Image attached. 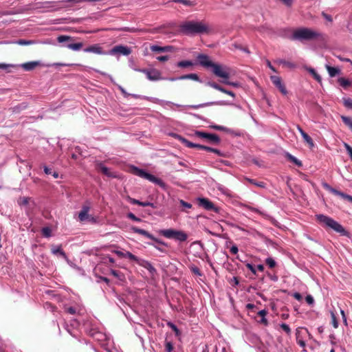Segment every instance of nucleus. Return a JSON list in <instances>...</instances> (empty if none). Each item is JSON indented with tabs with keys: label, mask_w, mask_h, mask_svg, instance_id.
Wrapping results in <instances>:
<instances>
[{
	"label": "nucleus",
	"mask_w": 352,
	"mask_h": 352,
	"mask_svg": "<svg viewBox=\"0 0 352 352\" xmlns=\"http://www.w3.org/2000/svg\"><path fill=\"white\" fill-rule=\"evenodd\" d=\"M208 85L209 86H210L211 87L214 88V89H215L217 90H219V91H220L221 92L222 91H225V89L223 87H221L219 85H218L216 82H210L208 83Z\"/></svg>",
	"instance_id": "obj_38"
},
{
	"label": "nucleus",
	"mask_w": 352,
	"mask_h": 352,
	"mask_svg": "<svg viewBox=\"0 0 352 352\" xmlns=\"http://www.w3.org/2000/svg\"><path fill=\"white\" fill-rule=\"evenodd\" d=\"M111 274H112L114 276H116V277H117V278H120V276H120V272L112 270H111Z\"/></svg>",
	"instance_id": "obj_60"
},
{
	"label": "nucleus",
	"mask_w": 352,
	"mask_h": 352,
	"mask_svg": "<svg viewBox=\"0 0 352 352\" xmlns=\"http://www.w3.org/2000/svg\"><path fill=\"white\" fill-rule=\"evenodd\" d=\"M175 239L180 241H184L187 239V235L182 231H177Z\"/></svg>",
	"instance_id": "obj_30"
},
{
	"label": "nucleus",
	"mask_w": 352,
	"mask_h": 352,
	"mask_svg": "<svg viewBox=\"0 0 352 352\" xmlns=\"http://www.w3.org/2000/svg\"><path fill=\"white\" fill-rule=\"evenodd\" d=\"M247 181L251 184H253L256 186H260V187H263V182H255L253 179H247Z\"/></svg>",
	"instance_id": "obj_53"
},
{
	"label": "nucleus",
	"mask_w": 352,
	"mask_h": 352,
	"mask_svg": "<svg viewBox=\"0 0 352 352\" xmlns=\"http://www.w3.org/2000/svg\"><path fill=\"white\" fill-rule=\"evenodd\" d=\"M331 316L332 325L333 326L334 328L336 329L338 327V322L336 317L333 311L331 312Z\"/></svg>",
	"instance_id": "obj_39"
},
{
	"label": "nucleus",
	"mask_w": 352,
	"mask_h": 352,
	"mask_svg": "<svg viewBox=\"0 0 352 352\" xmlns=\"http://www.w3.org/2000/svg\"><path fill=\"white\" fill-rule=\"evenodd\" d=\"M308 72L312 75V76L319 82H321V77L320 76L317 74V72L315 71L313 68H309Z\"/></svg>",
	"instance_id": "obj_32"
},
{
	"label": "nucleus",
	"mask_w": 352,
	"mask_h": 352,
	"mask_svg": "<svg viewBox=\"0 0 352 352\" xmlns=\"http://www.w3.org/2000/svg\"><path fill=\"white\" fill-rule=\"evenodd\" d=\"M212 72L218 77L223 78V80L228 79L230 75V70L226 66L218 64L213 65Z\"/></svg>",
	"instance_id": "obj_5"
},
{
	"label": "nucleus",
	"mask_w": 352,
	"mask_h": 352,
	"mask_svg": "<svg viewBox=\"0 0 352 352\" xmlns=\"http://www.w3.org/2000/svg\"><path fill=\"white\" fill-rule=\"evenodd\" d=\"M98 171L108 177H114V175L110 172L109 169L102 164H100L98 166Z\"/></svg>",
	"instance_id": "obj_25"
},
{
	"label": "nucleus",
	"mask_w": 352,
	"mask_h": 352,
	"mask_svg": "<svg viewBox=\"0 0 352 352\" xmlns=\"http://www.w3.org/2000/svg\"><path fill=\"white\" fill-rule=\"evenodd\" d=\"M89 207L87 206H84L78 214L79 221L81 222L84 221H91L93 219V217L89 214Z\"/></svg>",
	"instance_id": "obj_8"
},
{
	"label": "nucleus",
	"mask_w": 352,
	"mask_h": 352,
	"mask_svg": "<svg viewBox=\"0 0 352 352\" xmlns=\"http://www.w3.org/2000/svg\"><path fill=\"white\" fill-rule=\"evenodd\" d=\"M195 135L199 138H207L212 142H219V138L217 135H213V134H208V133H206L204 132L197 131L195 133Z\"/></svg>",
	"instance_id": "obj_15"
},
{
	"label": "nucleus",
	"mask_w": 352,
	"mask_h": 352,
	"mask_svg": "<svg viewBox=\"0 0 352 352\" xmlns=\"http://www.w3.org/2000/svg\"><path fill=\"white\" fill-rule=\"evenodd\" d=\"M282 329L285 331L286 333H289L290 332V328L286 324H281Z\"/></svg>",
	"instance_id": "obj_54"
},
{
	"label": "nucleus",
	"mask_w": 352,
	"mask_h": 352,
	"mask_svg": "<svg viewBox=\"0 0 352 352\" xmlns=\"http://www.w3.org/2000/svg\"><path fill=\"white\" fill-rule=\"evenodd\" d=\"M322 186L324 187V189H326L327 190L331 192V193L336 195H338L339 194V192L338 190H336L335 188H332L330 185H329L327 183H323L322 184Z\"/></svg>",
	"instance_id": "obj_31"
},
{
	"label": "nucleus",
	"mask_w": 352,
	"mask_h": 352,
	"mask_svg": "<svg viewBox=\"0 0 352 352\" xmlns=\"http://www.w3.org/2000/svg\"><path fill=\"white\" fill-rule=\"evenodd\" d=\"M308 72L312 75V76L319 82H321V77L320 76L317 74V72L315 71L313 68H309Z\"/></svg>",
	"instance_id": "obj_33"
},
{
	"label": "nucleus",
	"mask_w": 352,
	"mask_h": 352,
	"mask_svg": "<svg viewBox=\"0 0 352 352\" xmlns=\"http://www.w3.org/2000/svg\"><path fill=\"white\" fill-rule=\"evenodd\" d=\"M306 301L308 304L311 305L314 303V298L311 296L308 295L306 297Z\"/></svg>",
	"instance_id": "obj_58"
},
{
	"label": "nucleus",
	"mask_w": 352,
	"mask_h": 352,
	"mask_svg": "<svg viewBox=\"0 0 352 352\" xmlns=\"http://www.w3.org/2000/svg\"><path fill=\"white\" fill-rule=\"evenodd\" d=\"M308 72L312 75V76L319 82H321V77L320 76L317 74V72L315 71L313 68H309Z\"/></svg>",
	"instance_id": "obj_35"
},
{
	"label": "nucleus",
	"mask_w": 352,
	"mask_h": 352,
	"mask_svg": "<svg viewBox=\"0 0 352 352\" xmlns=\"http://www.w3.org/2000/svg\"><path fill=\"white\" fill-rule=\"evenodd\" d=\"M157 59L160 61H166L168 59V56H160L157 58Z\"/></svg>",
	"instance_id": "obj_61"
},
{
	"label": "nucleus",
	"mask_w": 352,
	"mask_h": 352,
	"mask_svg": "<svg viewBox=\"0 0 352 352\" xmlns=\"http://www.w3.org/2000/svg\"><path fill=\"white\" fill-rule=\"evenodd\" d=\"M147 78L151 80H157L161 79V74L157 69H151L146 72Z\"/></svg>",
	"instance_id": "obj_14"
},
{
	"label": "nucleus",
	"mask_w": 352,
	"mask_h": 352,
	"mask_svg": "<svg viewBox=\"0 0 352 352\" xmlns=\"http://www.w3.org/2000/svg\"><path fill=\"white\" fill-rule=\"evenodd\" d=\"M308 72L312 75V76L319 82H321V77L320 76L317 74V72L315 71L313 68H309Z\"/></svg>",
	"instance_id": "obj_34"
},
{
	"label": "nucleus",
	"mask_w": 352,
	"mask_h": 352,
	"mask_svg": "<svg viewBox=\"0 0 352 352\" xmlns=\"http://www.w3.org/2000/svg\"><path fill=\"white\" fill-rule=\"evenodd\" d=\"M230 252L233 254H236L238 252V248L236 246H232L230 248Z\"/></svg>",
	"instance_id": "obj_64"
},
{
	"label": "nucleus",
	"mask_w": 352,
	"mask_h": 352,
	"mask_svg": "<svg viewBox=\"0 0 352 352\" xmlns=\"http://www.w3.org/2000/svg\"><path fill=\"white\" fill-rule=\"evenodd\" d=\"M317 221L324 227L331 228L335 232L343 236H346L348 232L345 230L342 225L333 220L332 218L324 214H317Z\"/></svg>",
	"instance_id": "obj_1"
},
{
	"label": "nucleus",
	"mask_w": 352,
	"mask_h": 352,
	"mask_svg": "<svg viewBox=\"0 0 352 352\" xmlns=\"http://www.w3.org/2000/svg\"><path fill=\"white\" fill-rule=\"evenodd\" d=\"M140 206H144H144H151V207L154 208L153 204L148 202V201H145V202L140 201Z\"/></svg>",
	"instance_id": "obj_55"
},
{
	"label": "nucleus",
	"mask_w": 352,
	"mask_h": 352,
	"mask_svg": "<svg viewBox=\"0 0 352 352\" xmlns=\"http://www.w3.org/2000/svg\"><path fill=\"white\" fill-rule=\"evenodd\" d=\"M177 230L173 229L163 230L161 231L162 234L168 239H175Z\"/></svg>",
	"instance_id": "obj_20"
},
{
	"label": "nucleus",
	"mask_w": 352,
	"mask_h": 352,
	"mask_svg": "<svg viewBox=\"0 0 352 352\" xmlns=\"http://www.w3.org/2000/svg\"><path fill=\"white\" fill-rule=\"evenodd\" d=\"M266 64H267V67H268L270 69H272V70L273 72H277V71H276V69L274 67V66H272V64H271L270 61L267 60V61H266Z\"/></svg>",
	"instance_id": "obj_62"
},
{
	"label": "nucleus",
	"mask_w": 352,
	"mask_h": 352,
	"mask_svg": "<svg viewBox=\"0 0 352 352\" xmlns=\"http://www.w3.org/2000/svg\"><path fill=\"white\" fill-rule=\"evenodd\" d=\"M293 37L298 40L323 39L322 34L308 28H299L294 30Z\"/></svg>",
	"instance_id": "obj_2"
},
{
	"label": "nucleus",
	"mask_w": 352,
	"mask_h": 352,
	"mask_svg": "<svg viewBox=\"0 0 352 352\" xmlns=\"http://www.w3.org/2000/svg\"><path fill=\"white\" fill-rule=\"evenodd\" d=\"M326 69L331 77H334L340 73V69L337 67H331L328 65H326Z\"/></svg>",
	"instance_id": "obj_23"
},
{
	"label": "nucleus",
	"mask_w": 352,
	"mask_h": 352,
	"mask_svg": "<svg viewBox=\"0 0 352 352\" xmlns=\"http://www.w3.org/2000/svg\"><path fill=\"white\" fill-rule=\"evenodd\" d=\"M57 39L59 43H63V42L69 40L70 37H69L67 36H60L58 37Z\"/></svg>",
	"instance_id": "obj_49"
},
{
	"label": "nucleus",
	"mask_w": 352,
	"mask_h": 352,
	"mask_svg": "<svg viewBox=\"0 0 352 352\" xmlns=\"http://www.w3.org/2000/svg\"><path fill=\"white\" fill-rule=\"evenodd\" d=\"M129 170L131 173H133L135 175H138L140 177L146 179L148 181H150L155 184H157L158 186H160L162 188L165 187V184L164 183V182L162 179L155 177L153 175H151V174L145 172L144 170H143L142 169H140L135 166H131V167H130Z\"/></svg>",
	"instance_id": "obj_4"
},
{
	"label": "nucleus",
	"mask_w": 352,
	"mask_h": 352,
	"mask_svg": "<svg viewBox=\"0 0 352 352\" xmlns=\"http://www.w3.org/2000/svg\"><path fill=\"white\" fill-rule=\"evenodd\" d=\"M341 118L343 122L352 130V119L344 116H342Z\"/></svg>",
	"instance_id": "obj_37"
},
{
	"label": "nucleus",
	"mask_w": 352,
	"mask_h": 352,
	"mask_svg": "<svg viewBox=\"0 0 352 352\" xmlns=\"http://www.w3.org/2000/svg\"><path fill=\"white\" fill-rule=\"evenodd\" d=\"M178 79H180V80L191 79V80H194L198 81L199 80V77L195 74H187V75L182 76L179 77Z\"/></svg>",
	"instance_id": "obj_28"
},
{
	"label": "nucleus",
	"mask_w": 352,
	"mask_h": 352,
	"mask_svg": "<svg viewBox=\"0 0 352 352\" xmlns=\"http://www.w3.org/2000/svg\"><path fill=\"white\" fill-rule=\"evenodd\" d=\"M180 27L182 32L187 34L203 33L207 31V27L204 24L196 21L184 22Z\"/></svg>",
	"instance_id": "obj_3"
},
{
	"label": "nucleus",
	"mask_w": 352,
	"mask_h": 352,
	"mask_svg": "<svg viewBox=\"0 0 352 352\" xmlns=\"http://www.w3.org/2000/svg\"><path fill=\"white\" fill-rule=\"evenodd\" d=\"M151 50L153 52H164L163 47H160V46H157V45H152V46H151Z\"/></svg>",
	"instance_id": "obj_45"
},
{
	"label": "nucleus",
	"mask_w": 352,
	"mask_h": 352,
	"mask_svg": "<svg viewBox=\"0 0 352 352\" xmlns=\"http://www.w3.org/2000/svg\"><path fill=\"white\" fill-rule=\"evenodd\" d=\"M42 64L40 61H31L21 65V67L26 71H31L34 69L38 66H41Z\"/></svg>",
	"instance_id": "obj_13"
},
{
	"label": "nucleus",
	"mask_w": 352,
	"mask_h": 352,
	"mask_svg": "<svg viewBox=\"0 0 352 352\" xmlns=\"http://www.w3.org/2000/svg\"><path fill=\"white\" fill-rule=\"evenodd\" d=\"M173 349V347L172 344L170 342H166V350L168 352H171Z\"/></svg>",
	"instance_id": "obj_56"
},
{
	"label": "nucleus",
	"mask_w": 352,
	"mask_h": 352,
	"mask_svg": "<svg viewBox=\"0 0 352 352\" xmlns=\"http://www.w3.org/2000/svg\"><path fill=\"white\" fill-rule=\"evenodd\" d=\"M16 43L21 45H30L33 43L32 41H26V40H19Z\"/></svg>",
	"instance_id": "obj_48"
},
{
	"label": "nucleus",
	"mask_w": 352,
	"mask_h": 352,
	"mask_svg": "<svg viewBox=\"0 0 352 352\" xmlns=\"http://www.w3.org/2000/svg\"><path fill=\"white\" fill-rule=\"evenodd\" d=\"M136 263L138 265H140L142 266L143 267L146 268V270H148L151 274H153V272L155 271V268L148 261L138 258V261H136Z\"/></svg>",
	"instance_id": "obj_18"
},
{
	"label": "nucleus",
	"mask_w": 352,
	"mask_h": 352,
	"mask_svg": "<svg viewBox=\"0 0 352 352\" xmlns=\"http://www.w3.org/2000/svg\"><path fill=\"white\" fill-rule=\"evenodd\" d=\"M194 63L190 60H182L177 63V66L179 67H186L192 66Z\"/></svg>",
	"instance_id": "obj_36"
},
{
	"label": "nucleus",
	"mask_w": 352,
	"mask_h": 352,
	"mask_svg": "<svg viewBox=\"0 0 352 352\" xmlns=\"http://www.w3.org/2000/svg\"><path fill=\"white\" fill-rule=\"evenodd\" d=\"M197 59L199 63L204 67H212L214 63H213L209 58V57L206 55L200 54L197 56Z\"/></svg>",
	"instance_id": "obj_11"
},
{
	"label": "nucleus",
	"mask_w": 352,
	"mask_h": 352,
	"mask_svg": "<svg viewBox=\"0 0 352 352\" xmlns=\"http://www.w3.org/2000/svg\"><path fill=\"white\" fill-rule=\"evenodd\" d=\"M343 103L346 107L352 109V100L351 98H343Z\"/></svg>",
	"instance_id": "obj_42"
},
{
	"label": "nucleus",
	"mask_w": 352,
	"mask_h": 352,
	"mask_svg": "<svg viewBox=\"0 0 352 352\" xmlns=\"http://www.w3.org/2000/svg\"><path fill=\"white\" fill-rule=\"evenodd\" d=\"M52 252L57 256H60L63 258H65V254L63 252L59 246H53L52 248Z\"/></svg>",
	"instance_id": "obj_24"
},
{
	"label": "nucleus",
	"mask_w": 352,
	"mask_h": 352,
	"mask_svg": "<svg viewBox=\"0 0 352 352\" xmlns=\"http://www.w3.org/2000/svg\"><path fill=\"white\" fill-rule=\"evenodd\" d=\"M286 157L289 161L292 162L293 163L296 164L298 166H302L301 162L300 160H298L297 158H296L294 156L292 155L291 154L287 153Z\"/></svg>",
	"instance_id": "obj_29"
},
{
	"label": "nucleus",
	"mask_w": 352,
	"mask_h": 352,
	"mask_svg": "<svg viewBox=\"0 0 352 352\" xmlns=\"http://www.w3.org/2000/svg\"><path fill=\"white\" fill-rule=\"evenodd\" d=\"M197 201L199 206H201L208 210H216L214 205L206 198H199Z\"/></svg>",
	"instance_id": "obj_9"
},
{
	"label": "nucleus",
	"mask_w": 352,
	"mask_h": 352,
	"mask_svg": "<svg viewBox=\"0 0 352 352\" xmlns=\"http://www.w3.org/2000/svg\"><path fill=\"white\" fill-rule=\"evenodd\" d=\"M130 53L131 50H129V48L122 45H117L112 48L109 54L111 55H114L116 54L129 55Z\"/></svg>",
	"instance_id": "obj_10"
},
{
	"label": "nucleus",
	"mask_w": 352,
	"mask_h": 352,
	"mask_svg": "<svg viewBox=\"0 0 352 352\" xmlns=\"http://www.w3.org/2000/svg\"><path fill=\"white\" fill-rule=\"evenodd\" d=\"M212 129H214L216 130H219V131H226L228 129L223 126H219V125H213L211 126Z\"/></svg>",
	"instance_id": "obj_51"
},
{
	"label": "nucleus",
	"mask_w": 352,
	"mask_h": 352,
	"mask_svg": "<svg viewBox=\"0 0 352 352\" xmlns=\"http://www.w3.org/2000/svg\"><path fill=\"white\" fill-rule=\"evenodd\" d=\"M212 104L226 105V104H228V103L226 102H223V101H219V102H213L206 103V104H200V105H198V106H192V107L196 109V108L203 107H206V106H208V105H212Z\"/></svg>",
	"instance_id": "obj_27"
},
{
	"label": "nucleus",
	"mask_w": 352,
	"mask_h": 352,
	"mask_svg": "<svg viewBox=\"0 0 352 352\" xmlns=\"http://www.w3.org/2000/svg\"><path fill=\"white\" fill-rule=\"evenodd\" d=\"M124 258H128L129 259L131 260V261H134L136 262V261H138V257H136L135 255L132 254L131 252H124Z\"/></svg>",
	"instance_id": "obj_40"
},
{
	"label": "nucleus",
	"mask_w": 352,
	"mask_h": 352,
	"mask_svg": "<svg viewBox=\"0 0 352 352\" xmlns=\"http://www.w3.org/2000/svg\"><path fill=\"white\" fill-rule=\"evenodd\" d=\"M307 334L309 335V332L306 329L300 328L297 330L296 333V339L298 344L304 347L305 346V342L300 338V335L303 336Z\"/></svg>",
	"instance_id": "obj_17"
},
{
	"label": "nucleus",
	"mask_w": 352,
	"mask_h": 352,
	"mask_svg": "<svg viewBox=\"0 0 352 352\" xmlns=\"http://www.w3.org/2000/svg\"><path fill=\"white\" fill-rule=\"evenodd\" d=\"M338 82L342 88L344 89H347L349 87L352 85V81L349 79L341 77L338 79Z\"/></svg>",
	"instance_id": "obj_19"
},
{
	"label": "nucleus",
	"mask_w": 352,
	"mask_h": 352,
	"mask_svg": "<svg viewBox=\"0 0 352 352\" xmlns=\"http://www.w3.org/2000/svg\"><path fill=\"white\" fill-rule=\"evenodd\" d=\"M131 229L135 233L142 234V235H143V236H146V237H147L148 239H154L153 235H151V234H149L147 231H146L144 230L138 228L137 227H133Z\"/></svg>",
	"instance_id": "obj_21"
},
{
	"label": "nucleus",
	"mask_w": 352,
	"mask_h": 352,
	"mask_svg": "<svg viewBox=\"0 0 352 352\" xmlns=\"http://www.w3.org/2000/svg\"><path fill=\"white\" fill-rule=\"evenodd\" d=\"M113 252L116 254H117L119 257H121V258H124V252H125L119 251V250H115Z\"/></svg>",
	"instance_id": "obj_59"
},
{
	"label": "nucleus",
	"mask_w": 352,
	"mask_h": 352,
	"mask_svg": "<svg viewBox=\"0 0 352 352\" xmlns=\"http://www.w3.org/2000/svg\"><path fill=\"white\" fill-rule=\"evenodd\" d=\"M129 201L133 204H137V205L140 206V201L139 200H137V199H135L133 198H129Z\"/></svg>",
	"instance_id": "obj_63"
},
{
	"label": "nucleus",
	"mask_w": 352,
	"mask_h": 352,
	"mask_svg": "<svg viewBox=\"0 0 352 352\" xmlns=\"http://www.w3.org/2000/svg\"><path fill=\"white\" fill-rule=\"evenodd\" d=\"M246 267H247V268H248V269H249V270H250L253 274H256V270H255V268L254 267V266H253L252 264H250V263H248V264L246 265Z\"/></svg>",
	"instance_id": "obj_57"
},
{
	"label": "nucleus",
	"mask_w": 352,
	"mask_h": 352,
	"mask_svg": "<svg viewBox=\"0 0 352 352\" xmlns=\"http://www.w3.org/2000/svg\"><path fill=\"white\" fill-rule=\"evenodd\" d=\"M221 82L222 83H224V84H226V85H231V86H233V87H238V85H239V84L237 82H234L228 81V79L222 80H221Z\"/></svg>",
	"instance_id": "obj_47"
},
{
	"label": "nucleus",
	"mask_w": 352,
	"mask_h": 352,
	"mask_svg": "<svg viewBox=\"0 0 352 352\" xmlns=\"http://www.w3.org/2000/svg\"><path fill=\"white\" fill-rule=\"evenodd\" d=\"M179 203L184 208L190 209L192 208V205L190 204L187 203L182 199L179 200Z\"/></svg>",
	"instance_id": "obj_46"
},
{
	"label": "nucleus",
	"mask_w": 352,
	"mask_h": 352,
	"mask_svg": "<svg viewBox=\"0 0 352 352\" xmlns=\"http://www.w3.org/2000/svg\"><path fill=\"white\" fill-rule=\"evenodd\" d=\"M128 217L135 221H140L141 219L140 218L136 217L133 213H129Z\"/></svg>",
	"instance_id": "obj_52"
},
{
	"label": "nucleus",
	"mask_w": 352,
	"mask_h": 352,
	"mask_svg": "<svg viewBox=\"0 0 352 352\" xmlns=\"http://www.w3.org/2000/svg\"><path fill=\"white\" fill-rule=\"evenodd\" d=\"M265 263L266 264L270 267V268H273L275 267L276 265V262L272 258H267L266 260H265Z\"/></svg>",
	"instance_id": "obj_41"
},
{
	"label": "nucleus",
	"mask_w": 352,
	"mask_h": 352,
	"mask_svg": "<svg viewBox=\"0 0 352 352\" xmlns=\"http://www.w3.org/2000/svg\"><path fill=\"white\" fill-rule=\"evenodd\" d=\"M344 146L346 148L349 155H350L351 159L352 160V148L346 143H344Z\"/></svg>",
	"instance_id": "obj_50"
},
{
	"label": "nucleus",
	"mask_w": 352,
	"mask_h": 352,
	"mask_svg": "<svg viewBox=\"0 0 352 352\" xmlns=\"http://www.w3.org/2000/svg\"><path fill=\"white\" fill-rule=\"evenodd\" d=\"M82 45L83 44L82 43H69L67 45V47L74 51H78L82 48Z\"/></svg>",
	"instance_id": "obj_26"
},
{
	"label": "nucleus",
	"mask_w": 352,
	"mask_h": 352,
	"mask_svg": "<svg viewBox=\"0 0 352 352\" xmlns=\"http://www.w3.org/2000/svg\"><path fill=\"white\" fill-rule=\"evenodd\" d=\"M297 129L298 131L300 133L302 137L304 139V141L308 144L309 148H313L314 146V143L313 140L310 136H309L302 129L300 126H298Z\"/></svg>",
	"instance_id": "obj_12"
},
{
	"label": "nucleus",
	"mask_w": 352,
	"mask_h": 352,
	"mask_svg": "<svg viewBox=\"0 0 352 352\" xmlns=\"http://www.w3.org/2000/svg\"><path fill=\"white\" fill-rule=\"evenodd\" d=\"M275 63L278 64V65H282L285 68H293L294 67V65L292 63L283 59L276 60Z\"/></svg>",
	"instance_id": "obj_22"
},
{
	"label": "nucleus",
	"mask_w": 352,
	"mask_h": 352,
	"mask_svg": "<svg viewBox=\"0 0 352 352\" xmlns=\"http://www.w3.org/2000/svg\"><path fill=\"white\" fill-rule=\"evenodd\" d=\"M42 233L43 236L49 237L51 236V229L49 228H43L42 230Z\"/></svg>",
	"instance_id": "obj_44"
},
{
	"label": "nucleus",
	"mask_w": 352,
	"mask_h": 352,
	"mask_svg": "<svg viewBox=\"0 0 352 352\" xmlns=\"http://www.w3.org/2000/svg\"><path fill=\"white\" fill-rule=\"evenodd\" d=\"M179 140L182 143H184L186 146H188L189 148H201V149H204V150H206V151H212V152H214V153H219V151L217 150L214 149V148H210V147H208V146H202V145H199V144H193V143L189 142L188 140H187L185 138H182V137H179Z\"/></svg>",
	"instance_id": "obj_7"
},
{
	"label": "nucleus",
	"mask_w": 352,
	"mask_h": 352,
	"mask_svg": "<svg viewBox=\"0 0 352 352\" xmlns=\"http://www.w3.org/2000/svg\"><path fill=\"white\" fill-rule=\"evenodd\" d=\"M270 79L274 85L280 91L283 95L285 96L287 94V90L280 77L277 76H271Z\"/></svg>",
	"instance_id": "obj_6"
},
{
	"label": "nucleus",
	"mask_w": 352,
	"mask_h": 352,
	"mask_svg": "<svg viewBox=\"0 0 352 352\" xmlns=\"http://www.w3.org/2000/svg\"><path fill=\"white\" fill-rule=\"evenodd\" d=\"M84 52L94 53V54H105L102 51V47L99 45H98V44L91 45V46L84 49Z\"/></svg>",
	"instance_id": "obj_16"
},
{
	"label": "nucleus",
	"mask_w": 352,
	"mask_h": 352,
	"mask_svg": "<svg viewBox=\"0 0 352 352\" xmlns=\"http://www.w3.org/2000/svg\"><path fill=\"white\" fill-rule=\"evenodd\" d=\"M338 196H340L342 198L347 199L348 201L352 202V197L349 195L344 194L342 192H339V194L338 195Z\"/></svg>",
	"instance_id": "obj_43"
}]
</instances>
